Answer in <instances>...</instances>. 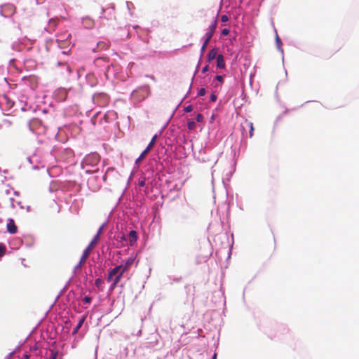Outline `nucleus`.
Here are the masks:
<instances>
[{
    "instance_id": "obj_1",
    "label": "nucleus",
    "mask_w": 359,
    "mask_h": 359,
    "mask_svg": "<svg viewBox=\"0 0 359 359\" xmlns=\"http://www.w3.org/2000/svg\"><path fill=\"white\" fill-rule=\"evenodd\" d=\"M149 90V89L148 86H142L137 90H135L132 93V96L138 100H142L148 96Z\"/></svg>"
},
{
    "instance_id": "obj_39",
    "label": "nucleus",
    "mask_w": 359,
    "mask_h": 359,
    "mask_svg": "<svg viewBox=\"0 0 359 359\" xmlns=\"http://www.w3.org/2000/svg\"><path fill=\"white\" fill-rule=\"evenodd\" d=\"M216 100H217V96H216L215 95H213V94H212V95H211V96H210V100H211L212 102H215V101H216Z\"/></svg>"
},
{
    "instance_id": "obj_3",
    "label": "nucleus",
    "mask_w": 359,
    "mask_h": 359,
    "mask_svg": "<svg viewBox=\"0 0 359 359\" xmlns=\"http://www.w3.org/2000/svg\"><path fill=\"white\" fill-rule=\"evenodd\" d=\"M217 25V20L216 18H213L210 25H209L208 30L205 34V37L208 38V40H210L215 32L216 27Z\"/></svg>"
},
{
    "instance_id": "obj_27",
    "label": "nucleus",
    "mask_w": 359,
    "mask_h": 359,
    "mask_svg": "<svg viewBox=\"0 0 359 359\" xmlns=\"http://www.w3.org/2000/svg\"><path fill=\"white\" fill-rule=\"evenodd\" d=\"M196 119L198 122L201 123L203 121V116L201 114H198L196 117Z\"/></svg>"
},
{
    "instance_id": "obj_41",
    "label": "nucleus",
    "mask_w": 359,
    "mask_h": 359,
    "mask_svg": "<svg viewBox=\"0 0 359 359\" xmlns=\"http://www.w3.org/2000/svg\"><path fill=\"white\" fill-rule=\"evenodd\" d=\"M142 160V158H137L136 163H139Z\"/></svg>"
},
{
    "instance_id": "obj_45",
    "label": "nucleus",
    "mask_w": 359,
    "mask_h": 359,
    "mask_svg": "<svg viewBox=\"0 0 359 359\" xmlns=\"http://www.w3.org/2000/svg\"><path fill=\"white\" fill-rule=\"evenodd\" d=\"M109 68V65H107V66L106 67V70H107V71H108Z\"/></svg>"
},
{
    "instance_id": "obj_30",
    "label": "nucleus",
    "mask_w": 359,
    "mask_h": 359,
    "mask_svg": "<svg viewBox=\"0 0 359 359\" xmlns=\"http://www.w3.org/2000/svg\"><path fill=\"white\" fill-rule=\"evenodd\" d=\"M73 151L71 149H65V155H67V156H72L73 155Z\"/></svg>"
},
{
    "instance_id": "obj_37",
    "label": "nucleus",
    "mask_w": 359,
    "mask_h": 359,
    "mask_svg": "<svg viewBox=\"0 0 359 359\" xmlns=\"http://www.w3.org/2000/svg\"><path fill=\"white\" fill-rule=\"evenodd\" d=\"M209 69V66L206 65L202 69V73H205Z\"/></svg>"
},
{
    "instance_id": "obj_6",
    "label": "nucleus",
    "mask_w": 359,
    "mask_h": 359,
    "mask_svg": "<svg viewBox=\"0 0 359 359\" xmlns=\"http://www.w3.org/2000/svg\"><path fill=\"white\" fill-rule=\"evenodd\" d=\"M124 273L120 272V273L117 274L116 276H114L113 283H111L110 286V290H113L115 289V287L118 285V284L120 283L123 275Z\"/></svg>"
},
{
    "instance_id": "obj_2",
    "label": "nucleus",
    "mask_w": 359,
    "mask_h": 359,
    "mask_svg": "<svg viewBox=\"0 0 359 359\" xmlns=\"http://www.w3.org/2000/svg\"><path fill=\"white\" fill-rule=\"evenodd\" d=\"M97 244V236H95L91 242L89 243L88 246L84 250L83 255L81 256V262H86V259L89 257L92 250L94 249L95 245Z\"/></svg>"
},
{
    "instance_id": "obj_42",
    "label": "nucleus",
    "mask_w": 359,
    "mask_h": 359,
    "mask_svg": "<svg viewBox=\"0 0 359 359\" xmlns=\"http://www.w3.org/2000/svg\"><path fill=\"white\" fill-rule=\"evenodd\" d=\"M102 96H103V97H104V99H106V100H107V99H108V97H107V95L106 94H104V93H103V94H102Z\"/></svg>"
},
{
    "instance_id": "obj_25",
    "label": "nucleus",
    "mask_w": 359,
    "mask_h": 359,
    "mask_svg": "<svg viewBox=\"0 0 359 359\" xmlns=\"http://www.w3.org/2000/svg\"><path fill=\"white\" fill-rule=\"evenodd\" d=\"M58 65H62V66L65 67L66 72H67V73H70V72H71V69H70V67L67 65V63H58Z\"/></svg>"
},
{
    "instance_id": "obj_24",
    "label": "nucleus",
    "mask_w": 359,
    "mask_h": 359,
    "mask_svg": "<svg viewBox=\"0 0 359 359\" xmlns=\"http://www.w3.org/2000/svg\"><path fill=\"white\" fill-rule=\"evenodd\" d=\"M117 238L120 239L121 241H126L128 239L126 236L123 233L118 235Z\"/></svg>"
},
{
    "instance_id": "obj_13",
    "label": "nucleus",
    "mask_w": 359,
    "mask_h": 359,
    "mask_svg": "<svg viewBox=\"0 0 359 359\" xmlns=\"http://www.w3.org/2000/svg\"><path fill=\"white\" fill-rule=\"evenodd\" d=\"M109 47V43L104 41H100L97 43V48L100 50H107Z\"/></svg>"
},
{
    "instance_id": "obj_12",
    "label": "nucleus",
    "mask_w": 359,
    "mask_h": 359,
    "mask_svg": "<svg viewBox=\"0 0 359 359\" xmlns=\"http://www.w3.org/2000/svg\"><path fill=\"white\" fill-rule=\"evenodd\" d=\"M154 144L149 142L146 149L140 154L139 157H144L148 154L149 151L153 148Z\"/></svg>"
},
{
    "instance_id": "obj_16",
    "label": "nucleus",
    "mask_w": 359,
    "mask_h": 359,
    "mask_svg": "<svg viewBox=\"0 0 359 359\" xmlns=\"http://www.w3.org/2000/svg\"><path fill=\"white\" fill-rule=\"evenodd\" d=\"M87 79L88 80H90V81H91L90 85L92 86H95L97 83L96 79L95 78L93 74H88Z\"/></svg>"
},
{
    "instance_id": "obj_21",
    "label": "nucleus",
    "mask_w": 359,
    "mask_h": 359,
    "mask_svg": "<svg viewBox=\"0 0 359 359\" xmlns=\"http://www.w3.org/2000/svg\"><path fill=\"white\" fill-rule=\"evenodd\" d=\"M210 40H208V38L205 37V41L203 42L202 46H201V53H203L205 50L206 49V47L209 43Z\"/></svg>"
},
{
    "instance_id": "obj_18",
    "label": "nucleus",
    "mask_w": 359,
    "mask_h": 359,
    "mask_svg": "<svg viewBox=\"0 0 359 359\" xmlns=\"http://www.w3.org/2000/svg\"><path fill=\"white\" fill-rule=\"evenodd\" d=\"M6 252V247L4 244L0 243V257H3Z\"/></svg>"
},
{
    "instance_id": "obj_36",
    "label": "nucleus",
    "mask_w": 359,
    "mask_h": 359,
    "mask_svg": "<svg viewBox=\"0 0 359 359\" xmlns=\"http://www.w3.org/2000/svg\"><path fill=\"white\" fill-rule=\"evenodd\" d=\"M113 279H114V277L111 276V275L108 274L107 278V281L113 283Z\"/></svg>"
},
{
    "instance_id": "obj_5",
    "label": "nucleus",
    "mask_w": 359,
    "mask_h": 359,
    "mask_svg": "<svg viewBox=\"0 0 359 359\" xmlns=\"http://www.w3.org/2000/svg\"><path fill=\"white\" fill-rule=\"evenodd\" d=\"M7 231L11 234H15L18 231V226H16L13 219H8L6 224Z\"/></svg>"
},
{
    "instance_id": "obj_8",
    "label": "nucleus",
    "mask_w": 359,
    "mask_h": 359,
    "mask_svg": "<svg viewBox=\"0 0 359 359\" xmlns=\"http://www.w3.org/2000/svg\"><path fill=\"white\" fill-rule=\"evenodd\" d=\"M217 66L218 68L224 69L225 67L224 59L222 55H218L217 57Z\"/></svg>"
},
{
    "instance_id": "obj_10",
    "label": "nucleus",
    "mask_w": 359,
    "mask_h": 359,
    "mask_svg": "<svg viewBox=\"0 0 359 359\" xmlns=\"http://www.w3.org/2000/svg\"><path fill=\"white\" fill-rule=\"evenodd\" d=\"M120 272H122V271H121L119 266L118 265V266H115L114 268L109 269L108 274H109L114 277V276H116L117 274L120 273Z\"/></svg>"
},
{
    "instance_id": "obj_20",
    "label": "nucleus",
    "mask_w": 359,
    "mask_h": 359,
    "mask_svg": "<svg viewBox=\"0 0 359 359\" xmlns=\"http://www.w3.org/2000/svg\"><path fill=\"white\" fill-rule=\"evenodd\" d=\"M196 123L194 121H189L188 123H187V128L192 130H194L196 128Z\"/></svg>"
},
{
    "instance_id": "obj_14",
    "label": "nucleus",
    "mask_w": 359,
    "mask_h": 359,
    "mask_svg": "<svg viewBox=\"0 0 359 359\" xmlns=\"http://www.w3.org/2000/svg\"><path fill=\"white\" fill-rule=\"evenodd\" d=\"M102 62L107 63L109 62V58L108 57H98L95 60V64L97 66H100V65H101Z\"/></svg>"
},
{
    "instance_id": "obj_32",
    "label": "nucleus",
    "mask_w": 359,
    "mask_h": 359,
    "mask_svg": "<svg viewBox=\"0 0 359 359\" xmlns=\"http://www.w3.org/2000/svg\"><path fill=\"white\" fill-rule=\"evenodd\" d=\"M102 227L101 226V227L99 229V230H98V231H97V234L95 236H97V241H99V239H100V234L102 233Z\"/></svg>"
},
{
    "instance_id": "obj_15",
    "label": "nucleus",
    "mask_w": 359,
    "mask_h": 359,
    "mask_svg": "<svg viewBox=\"0 0 359 359\" xmlns=\"http://www.w3.org/2000/svg\"><path fill=\"white\" fill-rule=\"evenodd\" d=\"M99 158H84V161L82 162V164L86 163H97Z\"/></svg>"
},
{
    "instance_id": "obj_40",
    "label": "nucleus",
    "mask_w": 359,
    "mask_h": 359,
    "mask_svg": "<svg viewBox=\"0 0 359 359\" xmlns=\"http://www.w3.org/2000/svg\"><path fill=\"white\" fill-rule=\"evenodd\" d=\"M138 185L140 187H144L145 185V181L144 180H140L138 183Z\"/></svg>"
},
{
    "instance_id": "obj_26",
    "label": "nucleus",
    "mask_w": 359,
    "mask_h": 359,
    "mask_svg": "<svg viewBox=\"0 0 359 359\" xmlns=\"http://www.w3.org/2000/svg\"><path fill=\"white\" fill-rule=\"evenodd\" d=\"M205 89L204 88H201L198 90V96H203L205 95Z\"/></svg>"
},
{
    "instance_id": "obj_11",
    "label": "nucleus",
    "mask_w": 359,
    "mask_h": 359,
    "mask_svg": "<svg viewBox=\"0 0 359 359\" xmlns=\"http://www.w3.org/2000/svg\"><path fill=\"white\" fill-rule=\"evenodd\" d=\"M217 51L216 49L213 48L210 50L208 55V59L209 61H211L214 60L215 58H217Z\"/></svg>"
},
{
    "instance_id": "obj_34",
    "label": "nucleus",
    "mask_w": 359,
    "mask_h": 359,
    "mask_svg": "<svg viewBox=\"0 0 359 359\" xmlns=\"http://www.w3.org/2000/svg\"><path fill=\"white\" fill-rule=\"evenodd\" d=\"M216 79L220 83H222L224 81L223 76L221 75L216 76Z\"/></svg>"
},
{
    "instance_id": "obj_35",
    "label": "nucleus",
    "mask_w": 359,
    "mask_h": 359,
    "mask_svg": "<svg viewBox=\"0 0 359 359\" xmlns=\"http://www.w3.org/2000/svg\"><path fill=\"white\" fill-rule=\"evenodd\" d=\"M157 138H158V135H154V137H152V139L150 141V142L155 144Z\"/></svg>"
},
{
    "instance_id": "obj_23",
    "label": "nucleus",
    "mask_w": 359,
    "mask_h": 359,
    "mask_svg": "<svg viewBox=\"0 0 359 359\" xmlns=\"http://www.w3.org/2000/svg\"><path fill=\"white\" fill-rule=\"evenodd\" d=\"M86 262H81V258L80 259V261L79 264L74 267V271L76 272L78 270H80L82 265L85 264Z\"/></svg>"
},
{
    "instance_id": "obj_38",
    "label": "nucleus",
    "mask_w": 359,
    "mask_h": 359,
    "mask_svg": "<svg viewBox=\"0 0 359 359\" xmlns=\"http://www.w3.org/2000/svg\"><path fill=\"white\" fill-rule=\"evenodd\" d=\"M276 43H277L278 46L281 44L280 39L279 38V36L278 35H276Z\"/></svg>"
},
{
    "instance_id": "obj_17",
    "label": "nucleus",
    "mask_w": 359,
    "mask_h": 359,
    "mask_svg": "<svg viewBox=\"0 0 359 359\" xmlns=\"http://www.w3.org/2000/svg\"><path fill=\"white\" fill-rule=\"evenodd\" d=\"M247 126L250 128V137L253 136L254 127L252 122H246Z\"/></svg>"
},
{
    "instance_id": "obj_43",
    "label": "nucleus",
    "mask_w": 359,
    "mask_h": 359,
    "mask_svg": "<svg viewBox=\"0 0 359 359\" xmlns=\"http://www.w3.org/2000/svg\"><path fill=\"white\" fill-rule=\"evenodd\" d=\"M24 358L25 359H29V355L25 354V355H24Z\"/></svg>"
},
{
    "instance_id": "obj_4",
    "label": "nucleus",
    "mask_w": 359,
    "mask_h": 359,
    "mask_svg": "<svg viewBox=\"0 0 359 359\" xmlns=\"http://www.w3.org/2000/svg\"><path fill=\"white\" fill-rule=\"evenodd\" d=\"M135 260V257H130L128 258L123 264L118 265L122 273L128 271L130 269L131 266L133 264Z\"/></svg>"
},
{
    "instance_id": "obj_31",
    "label": "nucleus",
    "mask_w": 359,
    "mask_h": 359,
    "mask_svg": "<svg viewBox=\"0 0 359 359\" xmlns=\"http://www.w3.org/2000/svg\"><path fill=\"white\" fill-rule=\"evenodd\" d=\"M221 20L222 22H226L229 20V18L226 15H223L221 17Z\"/></svg>"
},
{
    "instance_id": "obj_9",
    "label": "nucleus",
    "mask_w": 359,
    "mask_h": 359,
    "mask_svg": "<svg viewBox=\"0 0 359 359\" xmlns=\"http://www.w3.org/2000/svg\"><path fill=\"white\" fill-rule=\"evenodd\" d=\"M86 316H83L79 321L77 325L74 327V329L73 330V332H72V334H76L78 331L79 330V329L81 327V326L83 325L84 321L86 320Z\"/></svg>"
},
{
    "instance_id": "obj_19",
    "label": "nucleus",
    "mask_w": 359,
    "mask_h": 359,
    "mask_svg": "<svg viewBox=\"0 0 359 359\" xmlns=\"http://www.w3.org/2000/svg\"><path fill=\"white\" fill-rule=\"evenodd\" d=\"M95 284L97 288L102 290V285L103 284V280L101 278H97L95 281Z\"/></svg>"
},
{
    "instance_id": "obj_33",
    "label": "nucleus",
    "mask_w": 359,
    "mask_h": 359,
    "mask_svg": "<svg viewBox=\"0 0 359 359\" xmlns=\"http://www.w3.org/2000/svg\"><path fill=\"white\" fill-rule=\"evenodd\" d=\"M229 34V30L228 29H224L222 31V34L224 36H227Z\"/></svg>"
},
{
    "instance_id": "obj_28",
    "label": "nucleus",
    "mask_w": 359,
    "mask_h": 359,
    "mask_svg": "<svg viewBox=\"0 0 359 359\" xmlns=\"http://www.w3.org/2000/svg\"><path fill=\"white\" fill-rule=\"evenodd\" d=\"M83 302L86 304H90L91 302V298L88 296H86L83 298Z\"/></svg>"
},
{
    "instance_id": "obj_29",
    "label": "nucleus",
    "mask_w": 359,
    "mask_h": 359,
    "mask_svg": "<svg viewBox=\"0 0 359 359\" xmlns=\"http://www.w3.org/2000/svg\"><path fill=\"white\" fill-rule=\"evenodd\" d=\"M193 109V107L191 105H188L184 108L185 112H191Z\"/></svg>"
},
{
    "instance_id": "obj_7",
    "label": "nucleus",
    "mask_w": 359,
    "mask_h": 359,
    "mask_svg": "<svg viewBox=\"0 0 359 359\" xmlns=\"http://www.w3.org/2000/svg\"><path fill=\"white\" fill-rule=\"evenodd\" d=\"M137 239V232L134 230L130 231L129 233V235H128V241L130 243V245L133 246L135 244V243H136Z\"/></svg>"
},
{
    "instance_id": "obj_22",
    "label": "nucleus",
    "mask_w": 359,
    "mask_h": 359,
    "mask_svg": "<svg viewBox=\"0 0 359 359\" xmlns=\"http://www.w3.org/2000/svg\"><path fill=\"white\" fill-rule=\"evenodd\" d=\"M57 356V351H54V350H50L48 359H56Z\"/></svg>"
},
{
    "instance_id": "obj_44",
    "label": "nucleus",
    "mask_w": 359,
    "mask_h": 359,
    "mask_svg": "<svg viewBox=\"0 0 359 359\" xmlns=\"http://www.w3.org/2000/svg\"><path fill=\"white\" fill-rule=\"evenodd\" d=\"M217 358V353H214L213 356H212V359H216Z\"/></svg>"
}]
</instances>
